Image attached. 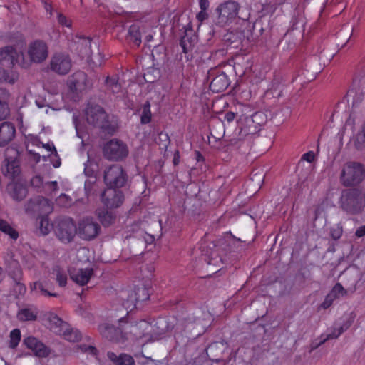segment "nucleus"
Here are the masks:
<instances>
[{"label": "nucleus", "mask_w": 365, "mask_h": 365, "mask_svg": "<svg viewBox=\"0 0 365 365\" xmlns=\"http://www.w3.org/2000/svg\"><path fill=\"white\" fill-rule=\"evenodd\" d=\"M245 35L240 31H232L224 36L223 41L227 47L230 48H238L242 46V38Z\"/></svg>", "instance_id": "obj_28"}, {"label": "nucleus", "mask_w": 365, "mask_h": 365, "mask_svg": "<svg viewBox=\"0 0 365 365\" xmlns=\"http://www.w3.org/2000/svg\"><path fill=\"white\" fill-rule=\"evenodd\" d=\"M357 237H361L365 235V225L359 227L355 232Z\"/></svg>", "instance_id": "obj_63"}, {"label": "nucleus", "mask_w": 365, "mask_h": 365, "mask_svg": "<svg viewBox=\"0 0 365 365\" xmlns=\"http://www.w3.org/2000/svg\"><path fill=\"white\" fill-rule=\"evenodd\" d=\"M56 281L60 287H65L67 283V275L58 267L56 270Z\"/></svg>", "instance_id": "obj_48"}, {"label": "nucleus", "mask_w": 365, "mask_h": 365, "mask_svg": "<svg viewBox=\"0 0 365 365\" xmlns=\"http://www.w3.org/2000/svg\"><path fill=\"white\" fill-rule=\"evenodd\" d=\"M16 156L6 158L5 167L2 168L3 174L12 180L18 177L21 173L19 160L17 159V157L19 155V153L18 150H16Z\"/></svg>", "instance_id": "obj_23"}, {"label": "nucleus", "mask_w": 365, "mask_h": 365, "mask_svg": "<svg viewBox=\"0 0 365 365\" xmlns=\"http://www.w3.org/2000/svg\"><path fill=\"white\" fill-rule=\"evenodd\" d=\"M26 212L38 214L40 216L47 215L52 211L51 202L47 198L42 196H36L30 199L26 205Z\"/></svg>", "instance_id": "obj_12"}, {"label": "nucleus", "mask_w": 365, "mask_h": 365, "mask_svg": "<svg viewBox=\"0 0 365 365\" xmlns=\"http://www.w3.org/2000/svg\"><path fill=\"white\" fill-rule=\"evenodd\" d=\"M119 365H135L133 358L126 354H123V359L119 362Z\"/></svg>", "instance_id": "obj_57"}, {"label": "nucleus", "mask_w": 365, "mask_h": 365, "mask_svg": "<svg viewBox=\"0 0 365 365\" xmlns=\"http://www.w3.org/2000/svg\"><path fill=\"white\" fill-rule=\"evenodd\" d=\"M72 67V62L70 56L63 53L54 54L50 61L49 68L54 73L58 75L67 74Z\"/></svg>", "instance_id": "obj_13"}, {"label": "nucleus", "mask_w": 365, "mask_h": 365, "mask_svg": "<svg viewBox=\"0 0 365 365\" xmlns=\"http://www.w3.org/2000/svg\"><path fill=\"white\" fill-rule=\"evenodd\" d=\"M126 38L130 43L138 47L141 43L140 26L138 24H132L129 27Z\"/></svg>", "instance_id": "obj_30"}, {"label": "nucleus", "mask_w": 365, "mask_h": 365, "mask_svg": "<svg viewBox=\"0 0 365 365\" xmlns=\"http://www.w3.org/2000/svg\"><path fill=\"white\" fill-rule=\"evenodd\" d=\"M149 327L148 322L145 320L140 322H131L128 327L130 334L136 338H141L145 335V330Z\"/></svg>", "instance_id": "obj_29"}, {"label": "nucleus", "mask_w": 365, "mask_h": 365, "mask_svg": "<svg viewBox=\"0 0 365 365\" xmlns=\"http://www.w3.org/2000/svg\"><path fill=\"white\" fill-rule=\"evenodd\" d=\"M0 230L8 235L11 239L16 240L19 237V232L6 220L0 219Z\"/></svg>", "instance_id": "obj_35"}, {"label": "nucleus", "mask_w": 365, "mask_h": 365, "mask_svg": "<svg viewBox=\"0 0 365 365\" xmlns=\"http://www.w3.org/2000/svg\"><path fill=\"white\" fill-rule=\"evenodd\" d=\"M364 178V165L354 161H349L345 163L340 174V181L344 187L358 185Z\"/></svg>", "instance_id": "obj_4"}, {"label": "nucleus", "mask_w": 365, "mask_h": 365, "mask_svg": "<svg viewBox=\"0 0 365 365\" xmlns=\"http://www.w3.org/2000/svg\"><path fill=\"white\" fill-rule=\"evenodd\" d=\"M334 301V298H332V297L329 294H328L326 296L324 301L322 303L321 307L326 309L329 308L332 304Z\"/></svg>", "instance_id": "obj_59"}, {"label": "nucleus", "mask_w": 365, "mask_h": 365, "mask_svg": "<svg viewBox=\"0 0 365 365\" xmlns=\"http://www.w3.org/2000/svg\"><path fill=\"white\" fill-rule=\"evenodd\" d=\"M19 80V74L0 66V84L4 83L14 85Z\"/></svg>", "instance_id": "obj_31"}, {"label": "nucleus", "mask_w": 365, "mask_h": 365, "mask_svg": "<svg viewBox=\"0 0 365 365\" xmlns=\"http://www.w3.org/2000/svg\"><path fill=\"white\" fill-rule=\"evenodd\" d=\"M339 336L340 335L339 334L337 331L336 329H334L332 333L328 334L327 336L324 340L320 341V343L318 345L313 347L312 349L317 348L319 345L324 344L326 341H327L329 339H337Z\"/></svg>", "instance_id": "obj_58"}, {"label": "nucleus", "mask_w": 365, "mask_h": 365, "mask_svg": "<svg viewBox=\"0 0 365 365\" xmlns=\"http://www.w3.org/2000/svg\"><path fill=\"white\" fill-rule=\"evenodd\" d=\"M107 89L113 93H118L121 91V85L118 83V78L116 76H107L106 79Z\"/></svg>", "instance_id": "obj_36"}, {"label": "nucleus", "mask_w": 365, "mask_h": 365, "mask_svg": "<svg viewBox=\"0 0 365 365\" xmlns=\"http://www.w3.org/2000/svg\"><path fill=\"white\" fill-rule=\"evenodd\" d=\"M103 154L109 160L121 161L128 156V148L124 142L115 138L104 145Z\"/></svg>", "instance_id": "obj_9"}, {"label": "nucleus", "mask_w": 365, "mask_h": 365, "mask_svg": "<svg viewBox=\"0 0 365 365\" xmlns=\"http://www.w3.org/2000/svg\"><path fill=\"white\" fill-rule=\"evenodd\" d=\"M14 276L12 277L14 281L16 284L15 290L18 292L20 294H24L26 292V287L24 284L21 283V272L20 270L18 271V273H13Z\"/></svg>", "instance_id": "obj_45"}, {"label": "nucleus", "mask_w": 365, "mask_h": 365, "mask_svg": "<svg viewBox=\"0 0 365 365\" xmlns=\"http://www.w3.org/2000/svg\"><path fill=\"white\" fill-rule=\"evenodd\" d=\"M37 224L39 232L43 236L47 235L52 228V224H50L47 215L39 216L37 219Z\"/></svg>", "instance_id": "obj_32"}, {"label": "nucleus", "mask_w": 365, "mask_h": 365, "mask_svg": "<svg viewBox=\"0 0 365 365\" xmlns=\"http://www.w3.org/2000/svg\"><path fill=\"white\" fill-rule=\"evenodd\" d=\"M291 26L288 30L289 32L291 30L300 29L301 31H304V21L302 17L294 16L292 18L291 21Z\"/></svg>", "instance_id": "obj_46"}, {"label": "nucleus", "mask_w": 365, "mask_h": 365, "mask_svg": "<svg viewBox=\"0 0 365 365\" xmlns=\"http://www.w3.org/2000/svg\"><path fill=\"white\" fill-rule=\"evenodd\" d=\"M235 118V113L232 111H229V112L226 113L224 116L225 120H226L228 123L233 121Z\"/></svg>", "instance_id": "obj_61"}, {"label": "nucleus", "mask_w": 365, "mask_h": 365, "mask_svg": "<svg viewBox=\"0 0 365 365\" xmlns=\"http://www.w3.org/2000/svg\"><path fill=\"white\" fill-rule=\"evenodd\" d=\"M334 299H339L341 297L347 294V290L345 289L340 283H336L329 293Z\"/></svg>", "instance_id": "obj_41"}, {"label": "nucleus", "mask_w": 365, "mask_h": 365, "mask_svg": "<svg viewBox=\"0 0 365 365\" xmlns=\"http://www.w3.org/2000/svg\"><path fill=\"white\" fill-rule=\"evenodd\" d=\"M16 130L15 125L10 121L0 123V147L9 145L15 138Z\"/></svg>", "instance_id": "obj_21"}, {"label": "nucleus", "mask_w": 365, "mask_h": 365, "mask_svg": "<svg viewBox=\"0 0 365 365\" xmlns=\"http://www.w3.org/2000/svg\"><path fill=\"white\" fill-rule=\"evenodd\" d=\"M93 163L89 159L85 163L84 173L86 176L89 177V178H91V176H95V170L93 168Z\"/></svg>", "instance_id": "obj_51"}, {"label": "nucleus", "mask_w": 365, "mask_h": 365, "mask_svg": "<svg viewBox=\"0 0 365 365\" xmlns=\"http://www.w3.org/2000/svg\"><path fill=\"white\" fill-rule=\"evenodd\" d=\"M50 321L56 327L63 328L67 326V324L65 322H63L61 318H59L57 315L53 316L50 319Z\"/></svg>", "instance_id": "obj_55"}, {"label": "nucleus", "mask_w": 365, "mask_h": 365, "mask_svg": "<svg viewBox=\"0 0 365 365\" xmlns=\"http://www.w3.org/2000/svg\"><path fill=\"white\" fill-rule=\"evenodd\" d=\"M63 336L69 341L76 342L81 339V334L78 329H66L63 331Z\"/></svg>", "instance_id": "obj_40"}, {"label": "nucleus", "mask_w": 365, "mask_h": 365, "mask_svg": "<svg viewBox=\"0 0 365 365\" xmlns=\"http://www.w3.org/2000/svg\"><path fill=\"white\" fill-rule=\"evenodd\" d=\"M31 185L35 188H41L43 185V178L40 175H36L31 180Z\"/></svg>", "instance_id": "obj_53"}, {"label": "nucleus", "mask_w": 365, "mask_h": 365, "mask_svg": "<svg viewBox=\"0 0 365 365\" xmlns=\"http://www.w3.org/2000/svg\"><path fill=\"white\" fill-rule=\"evenodd\" d=\"M101 201L107 209H114L122 205L124 194L120 189L107 187L101 194Z\"/></svg>", "instance_id": "obj_15"}, {"label": "nucleus", "mask_w": 365, "mask_h": 365, "mask_svg": "<svg viewBox=\"0 0 365 365\" xmlns=\"http://www.w3.org/2000/svg\"><path fill=\"white\" fill-rule=\"evenodd\" d=\"M52 229L56 237L63 243L73 241L77 228L74 221L70 217H58L52 223Z\"/></svg>", "instance_id": "obj_6"}, {"label": "nucleus", "mask_w": 365, "mask_h": 365, "mask_svg": "<svg viewBox=\"0 0 365 365\" xmlns=\"http://www.w3.org/2000/svg\"><path fill=\"white\" fill-rule=\"evenodd\" d=\"M340 207L346 213L357 215L364 207V201L361 191L357 188H349L342 190L339 200Z\"/></svg>", "instance_id": "obj_3"}, {"label": "nucleus", "mask_w": 365, "mask_h": 365, "mask_svg": "<svg viewBox=\"0 0 365 365\" xmlns=\"http://www.w3.org/2000/svg\"><path fill=\"white\" fill-rule=\"evenodd\" d=\"M17 317L21 321H32L36 319L37 315L30 309L25 308L19 311Z\"/></svg>", "instance_id": "obj_39"}, {"label": "nucleus", "mask_w": 365, "mask_h": 365, "mask_svg": "<svg viewBox=\"0 0 365 365\" xmlns=\"http://www.w3.org/2000/svg\"><path fill=\"white\" fill-rule=\"evenodd\" d=\"M285 86L286 80L284 75L279 71H275L271 82V88L267 91V94H271L273 97L279 98L283 94Z\"/></svg>", "instance_id": "obj_22"}, {"label": "nucleus", "mask_w": 365, "mask_h": 365, "mask_svg": "<svg viewBox=\"0 0 365 365\" xmlns=\"http://www.w3.org/2000/svg\"><path fill=\"white\" fill-rule=\"evenodd\" d=\"M183 35L181 36L180 45L185 53L191 51L197 43V36L192 29L191 23L184 26Z\"/></svg>", "instance_id": "obj_19"}, {"label": "nucleus", "mask_w": 365, "mask_h": 365, "mask_svg": "<svg viewBox=\"0 0 365 365\" xmlns=\"http://www.w3.org/2000/svg\"><path fill=\"white\" fill-rule=\"evenodd\" d=\"M48 284L43 282L38 281L31 284V289L35 291H39L41 294L46 297H57L58 294L57 293L49 292Z\"/></svg>", "instance_id": "obj_33"}, {"label": "nucleus", "mask_w": 365, "mask_h": 365, "mask_svg": "<svg viewBox=\"0 0 365 365\" xmlns=\"http://www.w3.org/2000/svg\"><path fill=\"white\" fill-rule=\"evenodd\" d=\"M23 344L29 349L31 350L36 356L39 358L47 357L51 352L49 347L34 336H28L25 338L23 341Z\"/></svg>", "instance_id": "obj_17"}, {"label": "nucleus", "mask_w": 365, "mask_h": 365, "mask_svg": "<svg viewBox=\"0 0 365 365\" xmlns=\"http://www.w3.org/2000/svg\"><path fill=\"white\" fill-rule=\"evenodd\" d=\"M302 159L309 163H312L314 159V153L312 151H309L302 155Z\"/></svg>", "instance_id": "obj_60"}, {"label": "nucleus", "mask_w": 365, "mask_h": 365, "mask_svg": "<svg viewBox=\"0 0 365 365\" xmlns=\"http://www.w3.org/2000/svg\"><path fill=\"white\" fill-rule=\"evenodd\" d=\"M135 301L137 302H143L147 301L150 298V292L148 288L144 285L140 284L135 287Z\"/></svg>", "instance_id": "obj_34"}, {"label": "nucleus", "mask_w": 365, "mask_h": 365, "mask_svg": "<svg viewBox=\"0 0 365 365\" xmlns=\"http://www.w3.org/2000/svg\"><path fill=\"white\" fill-rule=\"evenodd\" d=\"M27 194L26 189L21 185H15L14 187V191L12 197L14 199L18 201H21L25 198Z\"/></svg>", "instance_id": "obj_42"}, {"label": "nucleus", "mask_w": 365, "mask_h": 365, "mask_svg": "<svg viewBox=\"0 0 365 365\" xmlns=\"http://www.w3.org/2000/svg\"><path fill=\"white\" fill-rule=\"evenodd\" d=\"M199 21H202L203 20L207 19L208 14L206 12V10H202L198 13L197 16Z\"/></svg>", "instance_id": "obj_64"}, {"label": "nucleus", "mask_w": 365, "mask_h": 365, "mask_svg": "<svg viewBox=\"0 0 365 365\" xmlns=\"http://www.w3.org/2000/svg\"><path fill=\"white\" fill-rule=\"evenodd\" d=\"M205 332L202 320L188 317L176 324L175 338L178 342L186 344L202 336Z\"/></svg>", "instance_id": "obj_1"}, {"label": "nucleus", "mask_w": 365, "mask_h": 365, "mask_svg": "<svg viewBox=\"0 0 365 365\" xmlns=\"http://www.w3.org/2000/svg\"><path fill=\"white\" fill-rule=\"evenodd\" d=\"M58 21L62 26H65L67 27L71 26V21L62 14H58Z\"/></svg>", "instance_id": "obj_54"}, {"label": "nucleus", "mask_w": 365, "mask_h": 365, "mask_svg": "<svg viewBox=\"0 0 365 365\" xmlns=\"http://www.w3.org/2000/svg\"><path fill=\"white\" fill-rule=\"evenodd\" d=\"M51 162L54 168H58L61 164L56 148H53V154H51Z\"/></svg>", "instance_id": "obj_49"}, {"label": "nucleus", "mask_w": 365, "mask_h": 365, "mask_svg": "<svg viewBox=\"0 0 365 365\" xmlns=\"http://www.w3.org/2000/svg\"><path fill=\"white\" fill-rule=\"evenodd\" d=\"M96 215L103 227H109L114 224L116 215L107 208H98L96 210Z\"/></svg>", "instance_id": "obj_27"}, {"label": "nucleus", "mask_w": 365, "mask_h": 365, "mask_svg": "<svg viewBox=\"0 0 365 365\" xmlns=\"http://www.w3.org/2000/svg\"><path fill=\"white\" fill-rule=\"evenodd\" d=\"M19 56H24L22 52L19 53L13 46H6L0 48V64H8L14 66L19 62Z\"/></svg>", "instance_id": "obj_20"}, {"label": "nucleus", "mask_w": 365, "mask_h": 365, "mask_svg": "<svg viewBox=\"0 0 365 365\" xmlns=\"http://www.w3.org/2000/svg\"><path fill=\"white\" fill-rule=\"evenodd\" d=\"M96 177L91 176V178H88L85 181L84 190L87 197L93 195L96 193Z\"/></svg>", "instance_id": "obj_38"}, {"label": "nucleus", "mask_w": 365, "mask_h": 365, "mask_svg": "<svg viewBox=\"0 0 365 365\" xmlns=\"http://www.w3.org/2000/svg\"><path fill=\"white\" fill-rule=\"evenodd\" d=\"M93 274L92 268L79 269L76 272L70 273L71 279L81 286L86 284Z\"/></svg>", "instance_id": "obj_26"}, {"label": "nucleus", "mask_w": 365, "mask_h": 365, "mask_svg": "<svg viewBox=\"0 0 365 365\" xmlns=\"http://www.w3.org/2000/svg\"><path fill=\"white\" fill-rule=\"evenodd\" d=\"M91 38L88 37L76 36L75 43L82 47H84L85 49L90 48L91 47Z\"/></svg>", "instance_id": "obj_47"}, {"label": "nucleus", "mask_w": 365, "mask_h": 365, "mask_svg": "<svg viewBox=\"0 0 365 365\" xmlns=\"http://www.w3.org/2000/svg\"><path fill=\"white\" fill-rule=\"evenodd\" d=\"M123 354H121L119 356H117L114 352L110 351H108L107 354L108 359L116 365H119V362H121L123 359Z\"/></svg>", "instance_id": "obj_52"}, {"label": "nucleus", "mask_w": 365, "mask_h": 365, "mask_svg": "<svg viewBox=\"0 0 365 365\" xmlns=\"http://www.w3.org/2000/svg\"><path fill=\"white\" fill-rule=\"evenodd\" d=\"M239 9V4L233 1L220 4L216 9L218 14L216 24L220 26H224L231 23L237 17Z\"/></svg>", "instance_id": "obj_10"}, {"label": "nucleus", "mask_w": 365, "mask_h": 365, "mask_svg": "<svg viewBox=\"0 0 365 365\" xmlns=\"http://www.w3.org/2000/svg\"><path fill=\"white\" fill-rule=\"evenodd\" d=\"M267 122V115L264 112L257 111L252 115L247 116L242 115L238 120L240 131V140L250 135H254L260 130V127Z\"/></svg>", "instance_id": "obj_5"}, {"label": "nucleus", "mask_w": 365, "mask_h": 365, "mask_svg": "<svg viewBox=\"0 0 365 365\" xmlns=\"http://www.w3.org/2000/svg\"><path fill=\"white\" fill-rule=\"evenodd\" d=\"M216 244H215L213 242H210L209 245H207L206 247L210 248L211 251L210 252H207L206 254V257H205L204 260L207 262L208 264H216L219 262H221V259L217 257V254L216 250H214L213 248L216 247Z\"/></svg>", "instance_id": "obj_37"}, {"label": "nucleus", "mask_w": 365, "mask_h": 365, "mask_svg": "<svg viewBox=\"0 0 365 365\" xmlns=\"http://www.w3.org/2000/svg\"><path fill=\"white\" fill-rule=\"evenodd\" d=\"M128 180L126 171L118 164L110 165L103 173V180L107 187L120 189L125 185Z\"/></svg>", "instance_id": "obj_7"}, {"label": "nucleus", "mask_w": 365, "mask_h": 365, "mask_svg": "<svg viewBox=\"0 0 365 365\" xmlns=\"http://www.w3.org/2000/svg\"><path fill=\"white\" fill-rule=\"evenodd\" d=\"M206 80L209 82L210 89L213 93L224 91L230 84L225 73L220 71L216 68H212L208 71Z\"/></svg>", "instance_id": "obj_11"}, {"label": "nucleus", "mask_w": 365, "mask_h": 365, "mask_svg": "<svg viewBox=\"0 0 365 365\" xmlns=\"http://www.w3.org/2000/svg\"><path fill=\"white\" fill-rule=\"evenodd\" d=\"M81 350L91 354L92 356H97L98 354V349L93 346L83 345L81 346Z\"/></svg>", "instance_id": "obj_56"}, {"label": "nucleus", "mask_w": 365, "mask_h": 365, "mask_svg": "<svg viewBox=\"0 0 365 365\" xmlns=\"http://www.w3.org/2000/svg\"><path fill=\"white\" fill-rule=\"evenodd\" d=\"M78 235L85 240L95 239L101 232V227L92 219L85 218L78 223Z\"/></svg>", "instance_id": "obj_16"}, {"label": "nucleus", "mask_w": 365, "mask_h": 365, "mask_svg": "<svg viewBox=\"0 0 365 365\" xmlns=\"http://www.w3.org/2000/svg\"><path fill=\"white\" fill-rule=\"evenodd\" d=\"M150 104L148 101L143 106V111L140 117V122L142 124H147L151 120Z\"/></svg>", "instance_id": "obj_43"}, {"label": "nucleus", "mask_w": 365, "mask_h": 365, "mask_svg": "<svg viewBox=\"0 0 365 365\" xmlns=\"http://www.w3.org/2000/svg\"><path fill=\"white\" fill-rule=\"evenodd\" d=\"M272 29L269 19L259 17L253 24L247 26V38L250 41H267Z\"/></svg>", "instance_id": "obj_8"}, {"label": "nucleus", "mask_w": 365, "mask_h": 365, "mask_svg": "<svg viewBox=\"0 0 365 365\" xmlns=\"http://www.w3.org/2000/svg\"><path fill=\"white\" fill-rule=\"evenodd\" d=\"M21 340V331L19 329H13L10 333L9 348L15 349Z\"/></svg>", "instance_id": "obj_44"}, {"label": "nucleus", "mask_w": 365, "mask_h": 365, "mask_svg": "<svg viewBox=\"0 0 365 365\" xmlns=\"http://www.w3.org/2000/svg\"><path fill=\"white\" fill-rule=\"evenodd\" d=\"M69 90L73 93H79L87 88V75L85 72L78 71L70 76L67 81Z\"/></svg>", "instance_id": "obj_18"}, {"label": "nucleus", "mask_w": 365, "mask_h": 365, "mask_svg": "<svg viewBox=\"0 0 365 365\" xmlns=\"http://www.w3.org/2000/svg\"><path fill=\"white\" fill-rule=\"evenodd\" d=\"M85 115L89 125L101 129L106 134L113 135L117 131V124L109 120L108 115L99 105L88 104L85 110Z\"/></svg>", "instance_id": "obj_2"}, {"label": "nucleus", "mask_w": 365, "mask_h": 365, "mask_svg": "<svg viewBox=\"0 0 365 365\" xmlns=\"http://www.w3.org/2000/svg\"><path fill=\"white\" fill-rule=\"evenodd\" d=\"M28 55L30 61L36 63L43 62L48 57L47 44L42 40H36L29 44Z\"/></svg>", "instance_id": "obj_14"}, {"label": "nucleus", "mask_w": 365, "mask_h": 365, "mask_svg": "<svg viewBox=\"0 0 365 365\" xmlns=\"http://www.w3.org/2000/svg\"><path fill=\"white\" fill-rule=\"evenodd\" d=\"M98 331L103 337L110 340L116 341L121 336L123 330L120 327L108 323H103L98 326Z\"/></svg>", "instance_id": "obj_25"}, {"label": "nucleus", "mask_w": 365, "mask_h": 365, "mask_svg": "<svg viewBox=\"0 0 365 365\" xmlns=\"http://www.w3.org/2000/svg\"><path fill=\"white\" fill-rule=\"evenodd\" d=\"M11 99V93L4 87H0V121L9 118L11 115L9 102Z\"/></svg>", "instance_id": "obj_24"}, {"label": "nucleus", "mask_w": 365, "mask_h": 365, "mask_svg": "<svg viewBox=\"0 0 365 365\" xmlns=\"http://www.w3.org/2000/svg\"><path fill=\"white\" fill-rule=\"evenodd\" d=\"M342 233V227L339 225L332 227L330 230L331 237L335 240H339L341 237Z\"/></svg>", "instance_id": "obj_50"}, {"label": "nucleus", "mask_w": 365, "mask_h": 365, "mask_svg": "<svg viewBox=\"0 0 365 365\" xmlns=\"http://www.w3.org/2000/svg\"><path fill=\"white\" fill-rule=\"evenodd\" d=\"M28 153L31 157V159L35 161L36 163H38L41 160V155L38 153H34L32 150H27Z\"/></svg>", "instance_id": "obj_62"}]
</instances>
